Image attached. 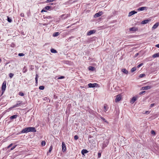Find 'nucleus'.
<instances>
[{"label":"nucleus","instance_id":"f257e3e1","mask_svg":"<svg viewBox=\"0 0 159 159\" xmlns=\"http://www.w3.org/2000/svg\"><path fill=\"white\" fill-rule=\"evenodd\" d=\"M36 130L35 128L33 127H29L25 128L23 129L21 131V133H27L29 132H36Z\"/></svg>","mask_w":159,"mask_h":159},{"label":"nucleus","instance_id":"f03ea898","mask_svg":"<svg viewBox=\"0 0 159 159\" xmlns=\"http://www.w3.org/2000/svg\"><path fill=\"white\" fill-rule=\"evenodd\" d=\"M6 81H4L3 82V83L2 85V94L4 93V92L5 91L6 89Z\"/></svg>","mask_w":159,"mask_h":159},{"label":"nucleus","instance_id":"7ed1b4c3","mask_svg":"<svg viewBox=\"0 0 159 159\" xmlns=\"http://www.w3.org/2000/svg\"><path fill=\"white\" fill-rule=\"evenodd\" d=\"M23 103L22 101H18L17 102V103L16 104L12 106V108H13L18 107H19Z\"/></svg>","mask_w":159,"mask_h":159},{"label":"nucleus","instance_id":"20e7f679","mask_svg":"<svg viewBox=\"0 0 159 159\" xmlns=\"http://www.w3.org/2000/svg\"><path fill=\"white\" fill-rule=\"evenodd\" d=\"M51 8H52V7L51 6H46L42 10L41 12H46V10H48Z\"/></svg>","mask_w":159,"mask_h":159},{"label":"nucleus","instance_id":"39448f33","mask_svg":"<svg viewBox=\"0 0 159 159\" xmlns=\"http://www.w3.org/2000/svg\"><path fill=\"white\" fill-rule=\"evenodd\" d=\"M88 85L89 88H94L97 87L98 85V84L97 83H89L88 84Z\"/></svg>","mask_w":159,"mask_h":159},{"label":"nucleus","instance_id":"423d86ee","mask_svg":"<svg viewBox=\"0 0 159 159\" xmlns=\"http://www.w3.org/2000/svg\"><path fill=\"white\" fill-rule=\"evenodd\" d=\"M62 150L63 152H66V144L64 142H62Z\"/></svg>","mask_w":159,"mask_h":159},{"label":"nucleus","instance_id":"0eeeda50","mask_svg":"<svg viewBox=\"0 0 159 159\" xmlns=\"http://www.w3.org/2000/svg\"><path fill=\"white\" fill-rule=\"evenodd\" d=\"M121 98L120 95H118L116 96V98L115 99V102H119Z\"/></svg>","mask_w":159,"mask_h":159},{"label":"nucleus","instance_id":"6e6552de","mask_svg":"<svg viewBox=\"0 0 159 159\" xmlns=\"http://www.w3.org/2000/svg\"><path fill=\"white\" fill-rule=\"evenodd\" d=\"M152 87L151 86H147L142 88V89L143 90H147L150 89Z\"/></svg>","mask_w":159,"mask_h":159},{"label":"nucleus","instance_id":"1a4fd4ad","mask_svg":"<svg viewBox=\"0 0 159 159\" xmlns=\"http://www.w3.org/2000/svg\"><path fill=\"white\" fill-rule=\"evenodd\" d=\"M102 14L103 13L102 11L99 12L95 14V15H94V17L95 18L101 16Z\"/></svg>","mask_w":159,"mask_h":159},{"label":"nucleus","instance_id":"9d476101","mask_svg":"<svg viewBox=\"0 0 159 159\" xmlns=\"http://www.w3.org/2000/svg\"><path fill=\"white\" fill-rule=\"evenodd\" d=\"M108 143V141L107 139H105L103 143V147H105L107 146Z\"/></svg>","mask_w":159,"mask_h":159},{"label":"nucleus","instance_id":"9b49d317","mask_svg":"<svg viewBox=\"0 0 159 159\" xmlns=\"http://www.w3.org/2000/svg\"><path fill=\"white\" fill-rule=\"evenodd\" d=\"M137 13V12L135 11H132L130 12L128 15V16H131Z\"/></svg>","mask_w":159,"mask_h":159},{"label":"nucleus","instance_id":"f8f14e48","mask_svg":"<svg viewBox=\"0 0 159 159\" xmlns=\"http://www.w3.org/2000/svg\"><path fill=\"white\" fill-rule=\"evenodd\" d=\"M95 32H96L95 30H91L88 32V33L87 34V35H90L92 34L95 33Z\"/></svg>","mask_w":159,"mask_h":159},{"label":"nucleus","instance_id":"ddd939ff","mask_svg":"<svg viewBox=\"0 0 159 159\" xmlns=\"http://www.w3.org/2000/svg\"><path fill=\"white\" fill-rule=\"evenodd\" d=\"M147 8V7H141L139 8L137 10L139 11H142L144 10L145 9H146Z\"/></svg>","mask_w":159,"mask_h":159},{"label":"nucleus","instance_id":"4468645a","mask_svg":"<svg viewBox=\"0 0 159 159\" xmlns=\"http://www.w3.org/2000/svg\"><path fill=\"white\" fill-rule=\"evenodd\" d=\"M150 20H143L142 21L141 24H145L148 23Z\"/></svg>","mask_w":159,"mask_h":159},{"label":"nucleus","instance_id":"2eb2a0df","mask_svg":"<svg viewBox=\"0 0 159 159\" xmlns=\"http://www.w3.org/2000/svg\"><path fill=\"white\" fill-rule=\"evenodd\" d=\"M137 98L135 97H134L132 98V99L131 100L130 102L132 103H134V102L137 100Z\"/></svg>","mask_w":159,"mask_h":159},{"label":"nucleus","instance_id":"dca6fc26","mask_svg":"<svg viewBox=\"0 0 159 159\" xmlns=\"http://www.w3.org/2000/svg\"><path fill=\"white\" fill-rule=\"evenodd\" d=\"M88 151L86 149H83L81 151V153L82 155H84V154L86 153Z\"/></svg>","mask_w":159,"mask_h":159},{"label":"nucleus","instance_id":"f3484780","mask_svg":"<svg viewBox=\"0 0 159 159\" xmlns=\"http://www.w3.org/2000/svg\"><path fill=\"white\" fill-rule=\"evenodd\" d=\"M159 25V23H156L152 27V29H155L157 28L158 26Z\"/></svg>","mask_w":159,"mask_h":159},{"label":"nucleus","instance_id":"a211bd4d","mask_svg":"<svg viewBox=\"0 0 159 159\" xmlns=\"http://www.w3.org/2000/svg\"><path fill=\"white\" fill-rule=\"evenodd\" d=\"M18 116V115H13L10 117V119L11 120H13L16 118Z\"/></svg>","mask_w":159,"mask_h":159},{"label":"nucleus","instance_id":"6ab92c4d","mask_svg":"<svg viewBox=\"0 0 159 159\" xmlns=\"http://www.w3.org/2000/svg\"><path fill=\"white\" fill-rule=\"evenodd\" d=\"M138 30V29L136 27H133L129 29V30L131 31H136Z\"/></svg>","mask_w":159,"mask_h":159},{"label":"nucleus","instance_id":"aec40b11","mask_svg":"<svg viewBox=\"0 0 159 159\" xmlns=\"http://www.w3.org/2000/svg\"><path fill=\"white\" fill-rule=\"evenodd\" d=\"M69 16L68 14H63L61 16V17L63 18V19H65L67 18Z\"/></svg>","mask_w":159,"mask_h":159},{"label":"nucleus","instance_id":"412c9836","mask_svg":"<svg viewBox=\"0 0 159 159\" xmlns=\"http://www.w3.org/2000/svg\"><path fill=\"white\" fill-rule=\"evenodd\" d=\"M121 71H122V72H123V73H125V74H127L128 73V71H127L125 69H122V70H121Z\"/></svg>","mask_w":159,"mask_h":159},{"label":"nucleus","instance_id":"4be33fe9","mask_svg":"<svg viewBox=\"0 0 159 159\" xmlns=\"http://www.w3.org/2000/svg\"><path fill=\"white\" fill-rule=\"evenodd\" d=\"M158 57H159V53H155L152 55V57L153 58H156Z\"/></svg>","mask_w":159,"mask_h":159},{"label":"nucleus","instance_id":"5701e85b","mask_svg":"<svg viewBox=\"0 0 159 159\" xmlns=\"http://www.w3.org/2000/svg\"><path fill=\"white\" fill-rule=\"evenodd\" d=\"M95 68L94 67L92 66H90L89 67V70L91 71H94L95 70Z\"/></svg>","mask_w":159,"mask_h":159},{"label":"nucleus","instance_id":"b1692460","mask_svg":"<svg viewBox=\"0 0 159 159\" xmlns=\"http://www.w3.org/2000/svg\"><path fill=\"white\" fill-rule=\"evenodd\" d=\"M51 52L52 53H57V51L56 50H55V49H54L53 48H52L51 49Z\"/></svg>","mask_w":159,"mask_h":159},{"label":"nucleus","instance_id":"393cba45","mask_svg":"<svg viewBox=\"0 0 159 159\" xmlns=\"http://www.w3.org/2000/svg\"><path fill=\"white\" fill-rule=\"evenodd\" d=\"M60 34L58 32L54 33L53 35L54 37H56L58 36Z\"/></svg>","mask_w":159,"mask_h":159},{"label":"nucleus","instance_id":"a878e982","mask_svg":"<svg viewBox=\"0 0 159 159\" xmlns=\"http://www.w3.org/2000/svg\"><path fill=\"white\" fill-rule=\"evenodd\" d=\"M107 105L106 104H104V111L105 112L107 110Z\"/></svg>","mask_w":159,"mask_h":159},{"label":"nucleus","instance_id":"bb28decb","mask_svg":"<svg viewBox=\"0 0 159 159\" xmlns=\"http://www.w3.org/2000/svg\"><path fill=\"white\" fill-rule=\"evenodd\" d=\"M38 74H36V77L35 78L36 83V84H37L38 83Z\"/></svg>","mask_w":159,"mask_h":159},{"label":"nucleus","instance_id":"cd10ccee","mask_svg":"<svg viewBox=\"0 0 159 159\" xmlns=\"http://www.w3.org/2000/svg\"><path fill=\"white\" fill-rule=\"evenodd\" d=\"M7 20L10 23H11L12 22V20L8 16H7Z\"/></svg>","mask_w":159,"mask_h":159},{"label":"nucleus","instance_id":"c85d7f7f","mask_svg":"<svg viewBox=\"0 0 159 159\" xmlns=\"http://www.w3.org/2000/svg\"><path fill=\"white\" fill-rule=\"evenodd\" d=\"M145 76V75L144 74H141L139 75V77L142 78V77H144Z\"/></svg>","mask_w":159,"mask_h":159},{"label":"nucleus","instance_id":"c756f323","mask_svg":"<svg viewBox=\"0 0 159 159\" xmlns=\"http://www.w3.org/2000/svg\"><path fill=\"white\" fill-rule=\"evenodd\" d=\"M46 142L44 141H42L41 143L42 146H44L45 145Z\"/></svg>","mask_w":159,"mask_h":159},{"label":"nucleus","instance_id":"7c9ffc66","mask_svg":"<svg viewBox=\"0 0 159 159\" xmlns=\"http://www.w3.org/2000/svg\"><path fill=\"white\" fill-rule=\"evenodd\" d=\"M27 70V69L26 68L25 66L23 69V72L24 73H25Z\"/></svg>","mask_w":159,"mask_h":159},{"label":"nucleus","instance_id":"2f4dec72","mask_svg":"<svg viewBox=\"0 0 159 159\" xmlns=\"http://www.w3.org/2000/svg\"><path fill=\"white\" fill-rule=\"evenodd\" d=\"M136 70V67H133L131 70V72H134V71H135Z\"/></svg>","mask_w":159,"mask_h":159},{"label":"nucleus","instance_id":"473e14b6","mask_svg":"<svg viewBox=\"0 0 159 159\" xmlns=\"http://www.w3.org/2000/svg\"><path fill=\"white\" fill-rule=\"evenodd\" d=\"M101 118L105 122L107 123H108V122H107V121L103 117H101Z\"/></svg>","mask_w":159,"mask_h":159},{"label":"nucleus","instance_id":"72a5a7b5","mask_svg":"<svg viewBox=\"0 0 159 159\" xmlns=\"http://www.w3.org/2000/svg\"><path fill=\"white\" fill-rule=\"evenodd\" d=\"M14 74L10 73L9 74V76L10 78H12L14 76Z\"/></svg>","mask_w":159,"mask_h":159},{"label":"nucleus","instance_id":"f704fd0d","mask_svg":"<svg viewBox=\"0 0 159 159\" xmlns=\"http://www.w3.org/2000/svg\"><path fill=\"white\" fill-rule=\"evenodd\" d=\"M39 89L40 90H43L44 89V86H41L39 87Z\"/></svg>","mask_w":159,"mask_h":159},{"label":"nucleus","instance_id":"c9c22d12","mask_svg":"<svg viewBox=\"0 0 159 159\" xmlns=\"http://www.w3.org/2000/svg\"><path fill=\"white\" fill-rule=\"evenodd\" d=\"M19 95L21 96H23L24 95V93L21 92H20L19 93Z\"/></svg>","mask_w":159,"mask_h":159},{"label":"nucleus","instance_id":"e433bc0d","mask_svg":"<svg viewBox=\"0 0 159 159\" xmlns=\"http://www.w3.org/2000/svg\"><path fill=\"white\" fill-rule=\"evenodd\" d=\"M52 18V17L51 16H46L44 18V19H51Z\"/></svg>","mask_w":159,"mask_h":159},{"label":"nucleus","instance_id":"4c0bfd02","mask_svg":"<svg viewBox=\"0 0 159 159\" xmlns=\"http://www.w3.org/2000/svg\"><path fill=\"white\" fill-rule=\"evenodd\" d=\"M18 56L20 57L23 56H24V54L23 53H19L18 54Z\"/></svg>","mask_w":159,"mask_h":159},{"label":"nucleus","instance_id":"58836bf2","mask_svg":"<svg viewBox=\"0 0 159 159\" xmlns=\"http://www.w3.org/2000/svg\"><path fill=\"white\" fill-rule=\"evenodd\" d=\"M64 78H65V77L64 76H61L60 77L58 78L57 79H64Z\"/></svg>","mask_w":159,"mask_h":159},{"label":"nucleus","instance_id":"ea45409f","mask_svg":"<svg viewBox=\"0 0 159 159\" xmlns=\"http://www.w3.org/2000/svg\"><path fill=\"white\" fill-rule=\"evenodd\" d=\"M74 138L75 140H77L78 139V137L77 135H75L74 136Z\"/></svg>","mask_w":159,"mask_h":159},{"label":"nucleus","instance_id":"a19ab883","mask_svg":"<svg viewBox=\"0 0 159 159\" xmlns=\"http://www.w3.org/2000/svg\"><path fill=\"white\" fill-rule=\"evenodd\" d=\"M143 63H141L140 64H139V65L138 66H137V67L138 68H139L140 67H141V66H143Z\"/></svg>","mask_w":159,"mask_h":159},{"label":"nucleus","instance_id":"79ce46f5","mask_svg":"<svg viewBox=\"0 0 159 159\" xmlns=\"http://www.w3.org/2000/svg\"><path fill=\"white\" fill-rule=\"evenodd\" d=\"M34 69L33 66L32 65H30V70H32Z\"/></svg>","mask_w":159,"mask_h":159},{"label":"nucleus","instance_id":"37998d69","mask_svg":"<svg viewBox=\"0 0 159 159\" xmlns=\"http://www.w3.org/2000/svg\"><path fill=\"white\" fill-rule=\"evenodd\" d=\"M101 156V153L98 152V158H100Z\"/></svg>","mask_w":159,"mask_h":159},{"label":"nucleus","instance_id":"c03bdc74","mask_svg":"<svg viewBox=\"0 0 159 159\" xmlns=\"http://www.w3.org/2000/svg\"><path fill=\"white\" fill-rule=\"evenodd\" d=\"M155 105V103H152V104H151L150 105V108H152V107H153V106H154Z\"/></svg>","mask_w":159,"mask_h":159},{"label":"nucleus","instance_id":"a18cd8bd","mask_svg":"<svg viewBox=\"0 0 159 159\" xmlns=\"http://www.w3.org/2000/svg\"><path fill=\"white\" fill-rule=\"evenodd\" d=\"M151 133L152 134H155V132L153 130H152L151 131Z\"/></svg>","mask_w":159,"mask_h":159},{"label":"nucleus","instance_id":"49530a36","mask_svg":"<svg viewBox=\"0 0 159 159\" xmlns=\"http://www.w3.org/2000/svg\"><path fill=\"white\" fill-rule=\"evenodd\" d=\"M52 149V146H51L49 148V152H51Z\"/></svg>","mask_w":159,"mask_h":159},{"label":"nucleus","instance_id":"de8ad7c7","mask_svg":"<svg viewBox=\"0 0 159 159\" xmlns=\"http://www.w3.org/2000/svg\"><path fill=\"white\" fill-rule=\"evenodd\" d=\"M16 146H13V147H12L11 149V150H12L13 149H14L16 147Z\"/></svg>","mask_w":159,"mask_h":159},{"label":"nucleus","instance_id":"09e8293b","mask_svg":"<svg viewBox=\"0 0 159 159\" xmlns=\"http://www.w3.org/2000/svg\"><path fill=\"white\" fill-rule=\"evenodd\" d=\"M20 16L22 17H24V14L23 13H21L20 14Z\"/></svg>","mask_w":159,"mask_h":159},{"label":"nucleus","instance_id":"8fccbe9b","mask_svg":"<svg viewBox=\"0 0 159 159\" xmlns=\"http://www.w3.org/2000/svg\"><path fill=\"white\" fill-rule=\"evenodd\" d=\"M12 143H11V144H10L8 147H7V148H10L11 147V146H12Z\"/></svg>","mask_w":159,"mask_h":159},{"label":"nucleus","instance_id":"3c124183","mask_svg":"<svg viewBox=\"0 0 159 159\" xmlns=\"http://www.w3.org/2000/svg\"><path fill=\"white\" fill-rule=\"evenodd\" d=\"M145 91H143L141 92H140L139 93V94H140H140H142L143 93H145Z\"/></svg>","mask_w":159,"mask_h":159},{"label":"nucleus","instance_id":"603ef678","mask_svg":"<svg viewBox=\"0 0 159 159\" xmlns=\"http://www.w3.org/2000/svg\"><path fill=\"white\" fill-rule=\"evenodd\" d=\"M56 3H50L49 4V5H55Z\"/></svg>","mask_w":159,"mask_h":159},{"label":"nucleus","instance_id":"864d4df0","mask_svg":"<svg viewBox=\"0 0 159 159\" xmlns=\"http://www.w3.org/2000/svg\"><path fill=\"white\" fill-rule=\"evenodd\" d=\"M155 46L159 48V43L156 45Z\"/></svg>","mask_w":159,"mask_h":159},{"label":"nucleus","instance_id":"5fc2aeb1","mask_svg":"<svg viewBox=\"0 0 159 159\" xmlns=\"http://www.w3.org/2000/svg\"><path fill=\"white\" fill-rule=\"evenodd\" d=\"M139 55L138 53H137L135 54V56L137 57Z\"/></svg>","mask_w":159,"mask_h":159},{"label":"nucleus","instance_id":"6e6d98bb","mask_svg":"<svg viewBox=\"0 0 159 159\" xmlns=\"http://www.w3.org/2000/svg\"><path fill=\"white\" fill-rule=\"evenodd\" d=\"M74 38V37H70V38H69V39H71L72 38Z\"/></svg>","mask_w":159,"mask_h":159},{"label":"nucleus","instance_id":"4d7b16f0","mask_svg":"<svg viewBox=\"0 0 159 159\" xmlns=\"http://www.w3.org/2000/svg\"><path fill=\"white\" fill-rule=\"evenodd\" d=\"M47 24H43V25H46Z\"/></svg>","mask_w":159,"mask_h":159}]
</instances>
